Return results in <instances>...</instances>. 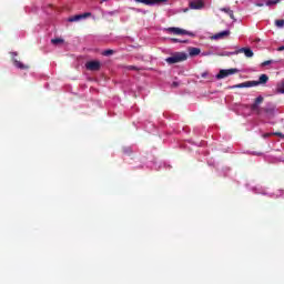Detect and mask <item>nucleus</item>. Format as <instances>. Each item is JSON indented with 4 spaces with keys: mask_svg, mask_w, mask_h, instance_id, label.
<instances>
[{
    "mask_svg": "<svg viewBox=\"0 0 284 284\" xmlns=\"http://www.w3.org/2000/svg\"><path fill=\"white\" fill-rule=\"evenodd\" d=\"M225 37H230V30H224L219 33H215L214 36L211 37V39L213 41H219L221 39H225Z\"/></svg>",
    "mask_w": 284,
    "mask_h": 284,
    "instance_id": "10",
    "label": "nucleus"
},
{
    "mask_svg": "<svg viewBox=\"0 0 284 284\" xmlns=\"http://www.w3.org/2000/svg\"><path fill=\"white\" fill-rule=\"evenodd\" d=\"M51 43H52L53 45H61V43H63V39H61V38L52 39V40H51Z\"/></svg>",
    "mask_w": 284,
    "mask_h": 284,
    "instance_id": "17",
    "label": "nucleus"
},
{
    "mask_svg": "<svg viewBox=\"0 0 284 284\" xmlns=\"http://www.w3.org/2000/svg\"><path fill=\"white\" fill-rule=\"evenodd\" d=\"M276 28H284V19L275 20Z\"/></svg>",
    "mask_w": 284,
    "mask_h": 284,
    "instance_id": "21",
    "label": "nucleus"
},
{
    "mask_svg": "<svg viewBox=\"0 0 284 284\" xmlns=\"http://www.w3.org/2000/svg\"><path fill=\"white\" fill-rule=\"evenodd\" d=\"M207 71H205V72H203L202 74H201V77H202V79H205L206 77H207Z\"/></svg>",
    "mask_w": 284,
    "mask_h": 284,
    "instance_id": "27",
    "label": "nucleus"
},
{
    "mask_svg": "<svg viewBox=\"0 0 284 284\" xmlns=\"http://www.w3.org/2000/svg\"><path fill=\"white\" fill-rule=\"evenodd\" d=\"M191 10H203L205 2L203 0H191L189 3Z\"/></svg>",
    "mask_w": 284,
    "mask_h": 284,
    "instance_id": "6",
    "label": "nucleus"
},
{
    "mask_svg": "<svg viewBox=\"0 0 284 284\" xmlns=\"http://www.w3.org/2000/svg\"><path fill=\"white\" fill-rule=\"evenodd\" d=\"M254 103H256V105H261V103H263V97H257Z\"/></svg>",
    "mask_w": 284,
    "mask_h": 284,
    "instance_id": "26",
    "label": "nucleus"
},
{
    "mask_svg": "<svg viewBox=\"0 0 284 284\" xmlns=\"http://www.w3.org/2000/svg\"><path fill=\"white\" fill-rule=\"evenodd\" d=\"M165 30H166V32H170L171 34H187L189 37H194V33H192L187 30L181 29V28H176V27H171Z\"/></svg>",
    "mask_w": 284,
    "mask_h": 284,
    "instance_id": "4",
    "label": "nucleus"
},
{
    "mask_svg": "<svg viewBox=\"0 0 284 284\" xmlns=\"http://www.w3.org/2000/svg\"><path fill=\"white\" fill-rule=\"evenodd\" d=\"M87 70H91L92 72H97L101 68V63L99 61H90L85 64Z\"/></svg>",
    "mask_w": 284,
    "mask_h": 284,
    "instance_id": "9",
    "label": "nucleus"
},
{
    "mask_svg": "<svg viewBox=\"0 0 284 284\" xmlns=\"http://www.w3.org/2000/svg\"><path fill=\"white\" fill-rule=\"evenodd\" d=\"M273 134H275V136H281L282 139L284 138L283 133H273Z\"/></svg>",
    "mask_w": 284,
    "mask_h": 284,
    "instance_id": "28",
    "label": "nucleus"
},
{
    "mask_svg": "<svg viewBox=\"0 0 284 284\" xmlns=\"http://www.w3.org/2000/svg\"><path fill=\"white\" fill-rule=\"evenodd\" d=\"M239 73V69H221L220 72L215 75V79H227V77H232V74Z\"/></svg>",
    "mask_w": 284,
    "mask_h": 284,
    "instance_id": "2",
    "label": "nucleus"
},
{
    "mask_svg": "<svg viewBox=\"0 0 284 284\" xmlns=\"http://www.w3.org/2000/svg\"><path fill=\"white\" fill-rule=\"evenodd\" d=\"M203 57H207V53H202Z\"/></svg>",
    "mask_w": 284,
    "mask_h": 284,
    "instance_id": "31",
    "label": "nucleus"
},
{
    "mask_svg": "<svg viewBox=\"0 0 284 284\" xmlns=\"http://www.w3.org/2000/svg\"><path fill=\"white\" fill-rule=\"evenodd\" d=\"M251 110H252V112H257V114H261V110L258 109V104H256V102H254L251 105Z\"/></svg>",
    "mask_w": 284,
    "mask_h": 284,
    "instance_id": "19",
    "label": "nucleus"
},
{
    "mask_svg": "<svg viewBox=\"0 0 284 284\" xmlns=\"http://www.w3.org/2000/svg\"><path fill=\"white\" fill-rule=\"evenodd\" d=\"M276 3H281V0H267L265 6H276Z\"/></svg>",
    "mask_w": 284,
    "mask_h": 284,
    "instance_id": "20",
    "label": "nucleus"
},
{
    "mask_svg": "<svg viewBox=\"0 0 284 284\" xmlns=\"http://www.w3.org/2000/svg\"><path fill=\"white\" fill-rule=\"evenodd\" d=\"M105 1H108V0H101V3L105 2Z\"/></svg>",
    "mask_w": 284,
    "mask_h": 284,
    "instance_id": "32",
    "label": "nucleus"
},
{
    "mask_svg": "<svg viewBox=\"0 0 284 284\" xmlns=\"http://www.w3.org/2000/svg\"><path fill=\"white\" fill-rule=\"evenodd\" d=\"M136 3H144V6H161L168 3V0H134Z\"/></svg>",
    "mask_w": 284,
    "mask_h": 284,
    "instance_id": "7",
    "label": "nucleus"
},
{
    "mask_svg": "<svg viewBox=\"0 0 284 284\" xmlns=\"http://www.w3.org/2000/svg\"><path fill=\"white\" fill-rule=\"evenodd\" d=\"M241 88H254V84L252 81H246V82H242V83H239V84H235L232 87V89H241Z\"/></svg>",
    "mask_w": 284,
    "mask_h": 284,
    "instance_id": "12",
    "label": "nucleus"
},
{
    "mask_svg": "<svg viewBox=\"0 0 284 284\" xmlns=\"http://www.w3.org/2000/svg\"><path fill=\"white\" fill-rule=\"evenodd\" d=\"M173 43H187V40L171 39Z\"/></svg>",
    "mask_w": 284,
    "mask_h": 284,
    "instance_id": "25",
    "label": "nucleus"
},
{
    "mask_svg": "<svg viewBox=\"0 0 284 284\" xmlns=\"http://www.w3.org/2000/svg\"><path fill=\"white\" fill-rule=\"evenodd\" d=\"M186 60H187V54L182 52L174 53L173 55L165 59L166 63L171 65L174 63H181V61H186Z\"/></svg>",
    "mask_w": 284,
    "mask_h": 284,
    "instance_id": "1",
    "label": "nucleus"
},
{
    "mask_svg": "<svg viewBox=\"0 0 284 284\" xmlns=\"http://www.w3.org/2000/svg\"><path fill=\"white\" fill-rule=\"evenodd\" d=\"M221 11L226 12L231 19H234V11H232L230 8H222Z\"/></svg>",
    "mask_w": 284,
    "mask_h": 284,
    "instance_id": "16",
    "label": "nucleus"
},
{
    "mask_svg": "<svg viewBox=\"0 0 284 284\" xmlns=\"http://www.w3.org/2000/svg\"><path fill=\"white\" fill-rule=\"evenodd\" d=\"M272 63H274V60H267V61H264V62H262V68H265V67H267V65H272Z\"/></svg>",
    "mask_w": 284,
    "mask_h": 284,
    "instance_id": "23",
    "label": "nucleus"
},
{
    "mask_svg": "<svg viewBox=\"0 0 284 284\" xmlns=\"http://www.w3.org/2000/svg\"><path fill=\"white\" fill-rule=\"evenodd\" d=\"M230 54H244L247 59H252V57H254V51L250 48H241L232 53L225 52L223 57H230Z\"/></svg>",
    "mask_w": 284,
    "mask_h": 284,
    "instance_id": "3",
    "label": "nucleus"
},
{
    "mask_svg": "<svg viewBox=\"0 0 284 284\" xmlns=\"http://www.w3.org/2000/svg\"><path fill=\"white\" fill-rule=\"evenodd\" d=\"M275 108L274 106H267L266 109H264L266 116L270 119L271 116H274V112H275Z\"/></svg>",
    "mask_w": 284,
    "mask_h": 284,
    "instance_id": "13",
    "label": "nucleus"
},
{
    "mask_svg": "<svg viewBox=\"0 0 284 284\" xmlns=\"http://www.w3.org/2000/svg\"><path fill=\"white\" fill-rule=\"evenodd\" d=\"M267 136H272V133L264 134V139H267Z\"/></svg>",
    "mask_w": 284,
    "mask_h": 284,
    "instance_id": "29",
    "label": "nucleus"
},
{
    "mask_svg": "<svg viewBox=\"0 0 284 284\" xmlns=\"http://www.w3.org/2000/svg\"><path fill=\"white\" fill-rule=\"evenodd\" d=\"M253 190L255 191V194H264V195L270 194V193H267V191H265V189H263V186H256Z\"/></svg>",
    "mask_w": 284,
    "mask_h": 284,
    "instance_id": "15",
    "label": "nucleus"
},
{
    "mask_svg": "<svg viewBox=\"0 0 284 284\" xmlns=\"http://www.w3.org/2000/svg\"><path fill=\"white\" fill-rule=\"evenodd\" d=\"M255 6H256L257 8H263V6H265V1H263V0H257V1L255 2Z\"/></svg>",
    "mask_w": 284,
    "mask_h": 284,
    "instance_id": "24",
    "label": "nucleus"
},
{
    "mask_svg": "<svg viewBox=\"0 0 284 284\" xmlns=\"http://www.w3.org/2000/svg\"><path fill=\"white\" fill-rule=\"evenodd\" d=\"M283 50H284V45L278 48L280 52H283Z\"/></svg>",
    "mask_w": 284,
    "mask_h": 284,
    "instance_id": "30",
    "label": "nucleus"
},
{
    "mask_svg": "<svg viewBox=\"0 0 284 284\" xmlns=\"http://www.w3.org/2000/svg\"><path fill=\"white\" fill-rule=\"evenodd\" d=\"M12 63L14 65V68H18V70H29V65L28 64H23V62L19 61L17 58V52H12Z\"/></svg>",
    "mask_w": 284,
    "mask_h": 284,
    "instance_id": "5",
    "label": "nucleus"
},
{
    "mask_svg": "<svg viewBox=\"0 0 284 284\" xmlns=\"http://www.w3.org/2000/svg\"><path fill=\"white\" fill-rule=\"evenodd\" d=\"M103 57H110L111 54H114V50H105L102 52Z\"/></svg>",
    "mask_w": 284,
    "mask_h": 284,
    "instance_id": "22",
    "label": "nucleus"
},
{
    "mask_svg": "<svg viewBox=\"0 0 284 284\" xmlns=\"http://www.w3.org/2000/svg\"><path fill=\"white\" fill-rule=\"evenodd\" d=\"M268 81L270 77H267V74H261L258 81H252L253 88H256V85H265Z\"/></svg>",
    "mask_w": 284,
    "mask_h": 284,
    "instance_id": "8",
    "label": "nucleus"
},
{
    "mask_svg": "<svg viewBox=\"0 0 284 284\" xmlns=\"http://www.w3.org/2000/svg\"><path fill=\"white\" fill-rule=\"evenodd\" d=\"M90 14H91L90 12L78 14V16L69 18V21L71 23L74 22V21H81V19H88V17H90Z\"/></svg>",
    "mask_w": 284,
    "mask_h": 284,
    "instance_id": "11",
    "label": "nucleus"
},
{
    "mask_svg": "<svg viewBox=\"0 0 284 284\" xmlns=\"http://www.w3.org/2000/svg\"><path fill=\"white\" fill-rule=\"evenodd\" d=\"M189 54H190V57H197V54H201V49H199V48H191L189 50Z\"/></svg>",
    "mask_w": 284,
    "mask_h": 284,
    "instance_id": "14",
    "label": "nucleus"
},
{
    "mask_svg": "<svg viewBox=\"0 0 284 284\" xmlns=\"http://www.w3.org/2000/svg\"><path fill=\"white\" fill-rule=\"evenodd\" d=\"M277 93L284 94V80L280 84H277Z\"/></svg>",
    "mask_w": 284,
    "mask_h": 284,
    "instance_id": "18",
    "label": "nucleus"
}]
</instances>
